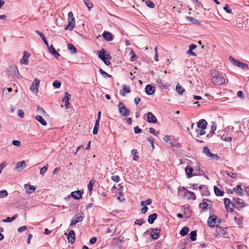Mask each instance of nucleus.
Wrapping results in <instances>:
<instances>
[{
  "label": "nucleus",
  "instance_id": "nucleus-21",
  "mask_svg": "<svg viewBox=\"0 0 249 249\" xmlns=\"http://www.w3.org/2000/svg\"><path fill=\"white\" fill-rule=\"evenodd\" d=\"M24 188L28 193H31L36 190V187L34 186L25 184L24 185Z\"/></svg>",
  "mask_w": 249,
  "mask_h": 249
},
{
  "label": "nucleus",
  "instance_id": "nucleus-50",
  "mask_svg": "<svg viewBox=\"0 0 249 249\" xmlns=\"http://www.w3.org/2000/svg\"><path fill=\"white\" fill-rule=\"evenodd\" d=\"M234 203V205H242L244 204V200L240 198H236Z\"/></svg>",
  "mask_w": 249,
  "mask_h": 249
},
{
  "label": "nucleus",
  "instance_id": "nucleus-60",
  "mask_svg": "<svg viewBox=\"0 0 249 249\" xmlns=\"http://www.w3.org/2000/svg\"><path fill=\"white\" fill-rule=\"evenodd\" d=\"M154 51H155V56H154V60L157 61H158V47H155Z\"/></svg>",
  "mask_w": 249,
  "mask_h": 249
},
{
  "label": "nucleus",
  "instance_id": "nucleus-10",
  "mask_svg": "<svg viewBox=\"0 0 249 249\" xmlns=\"http://www.w3.org/2000/svg\"><path fill=\"white\" fill-rule=\"evenodd\" d=\"M224 203L226 209L228 211L232 212L233 211L232 207H234L235 205L231 202L230 199L227 198L224 199Z\"/></svg>",
  "mask_w": 249,
  "mask_h": 249
},
{
  "label": "nucleus",
  "instance_id": "nucleus-53",
  "mask_svg": "<svg viewBox=\"0 0 249 249\" xmlns=\"http://www.w3.org/2000/svg\"><path fill=\"white\" fill-rule=\"evenodd\" d=\"M145 221L143 219H136L135 221V224H138L139 225H142L143 223H144Z\"/></svg>",
  "mask_w": 249,
  "mask_h": 249
},
{
  "label": "nucleus",
  "instance_id": "nucleus-58",
  "mask_svg": "<svg viewBox=\"0 0 249 249\" xmlns=\"http://www.w3.org/2000/svg\"><path fill=\"white\" fill-rule=\"evenodd\" d=\"M27 229V228L26 226H23L18 228V232H22L26 231Z\"/></svg>",
  "mask_w": 249,
  "mask_h": 249
},
{
  "label": "nucleus",
  "instance_id": "nucleus-5",
  "mask_svg": "<svg viewBox=\"0 0 249 249\" xmlns=\"http://www.w3.org/2000/svg\"><path fill=\"white\" fill-rule=\"evenodd\" d=\"M68 24L65 29L71 31L73 30L75 26V19L73 17V13L71 12H70L68 13Z\"/></svg>",
  "mask_w": 249,
  "mask_h": 249
},
{
  "label": "nucleus",
  "instance_id": "nucleus-3",
  "mask_svg": "<svg viewBox=\"0 0 249 249\" xmlns=\"http://www.w3.org/2000/svg\"><path fill=\"white\" fill-rule=\"evenodd\" d=\"M234 130L233 126H229L224 129L225 133L221 137V139L226 142H231L232 140L231 136H228L230 132H232Z\"/></svg>",
  "mask_w": 249,
  "mask_h": 249
},
{
  "label": "nucleus",
  "instance_id": "nucleus-18",
  "mask_svg": "<svg viewBox=\"0 0 249 249\" xmlns=\"http://www.w3.org/2000/svg\"><path fill=\"white\" fill-rule=\"evenodd\" d=\"M207 125V122L204 119H201L197 123V126L198 128L205 129Z\"/></svg>",
  "mask_w": 249,
  "mask_h": 249
},
{
  "label": "nucleus",
  "instance_id": "nucleus-13",
  "mask_svg": "<svg viewBox=\"0 0 249 249\" xmlns=\"http://www.w3.org/2000/svg\"><path fill=\"white\" fill-rule=\"evenodd\" d=\"M155 91V88L151 85H147L145 89V91L147 95H152Z\"/></svg>",
  "mask_w": 249,
  "mask_h": 249
},
{
  "label": "nucleus",
  "instance_id": "nucleus-6",
  "mask_svg": "<svg viewBox=\"0 0 249 249\" xmlns=\"http://www.w3.org/2000/svg\"><path fill=\"white\" fill-rule=\"evenodd\" d=\"M119 113L122 116L126 117L130 115V110L127 108L122 103H119L118 105Z\"/></svg>",
  "mask_w": 249,
  "mask_h": 249
},
{
  "label": "nucleus",
  "instance_id": "nucleus-44",
  "mask_svg": "<svg viewBox=\"0 0 249 249\" xmlns=\"http://www.w3.org/2000/svg\"><path fill=\"white\" fill-rule=\"evenodd\" d=\"M49 165L48 164H47L46 165H44L42 168L40 169V174L42 176H43L46 171L47 170L48 168Z\"/></svg>",
  "mask_w": 249,
  "mask_h": 249
},
{
  "label": "nucleus",
  "instance_id": "nucleus-46",
  "mask_svg": "<svg viewBox=\"0 0 249 249\" xmlns=\"http://www.w3.org/2000/svg\"><path fill=\"white\" fill-rule=\"evenodd\" d=\"M99 127V123L95 122L94 127L93 130V134H96L98 132V129Z\"/></svg>",
  "mask_w": 249,
  "mask_h": 249
},
{
  "label": "nucleus",
  "instance_id": "nucleus-54",
  "mask_svg": "<svg viewBox=\"0 0 249 249\" xmlns=\"http://www.w3.org/2000/svg\"><path fill=\"white\" fill-rule=\"evenodd\" d=\"M37 112L42 114V115H43L44 114H45V111H44V110L43 109V108L42 107H40L39 106L37 108Z\"/></svg>",
  "mask_w": 249,
  "mask_h": 249
},
{
  "label": "nucleus",
  "instance_id": "nucleus-7",
  "mask_svg": "<svg viewBox=\"0 0 249 249\" xmlns=\"http://www.w3.org/2000/svg\"><path fill=\"white\" fill-rule=\"evenodd\" d=\"M84 215L83 213H79L73 217L70 223V226L76 225L77 223L82 221L83 220Z\"/></svg>",
  "mask_w": 249,
  "mask_h": 249
},
{
  "label": "nucleus",
  "instance_id": "nucleus-61",
  "mask_svg": "<svg viewBox=\"0 0 249 249\" xmlns=\"http://www.w3.org/2000/svg\"><path fill=\"white\" fill-rule=\"evenodd\" d=\"M12 144L15 146H19L21 145V142L19 141L14 140L12 141Z\"/></svg>",
  "mask_w": 249,
  "mask_h": 249
},
{
  "label": "nucleus",
  "instance_id": "nucleus-37",
  "mask_svg": "<svg viewBox=\"0 0 249 249\" xmlns=\"http://www.w3.org/2000/svg\"><path fill=\"white\" fill-rule=\"evenodd\" d=\"M189 231V229L187 227H183L180 231V234L182 236L187 235Z\"/></svg>",
  "mask_w": 249,
  "mask_h": 249
},
{
  "label": "nucleus",
  "instance_id": "nucleus-1",
  "mask_svg": "<svg viewBox=\"0 0 249 249\" xmlns=\"http://www.w3.org/2000/svg\"><path fill=\"white\" fill-rule=\"evenodd\" d=\"M212 78L211 81L215 85H222L225 83V79L221 74L216 70H212L211 72Z\"/></svg>",
  "mask_w": 249,
  "mask_h": 249
},
{
  "label": "nucleus",
  "instance_id": "nucleus-15",
  "mask_svg": "<svg viewBox=\"0 0 249 249\" xmlns=\"http://www.w3.org/2000/svg\"><path fill=\"white\" fill-rule=\"evenodd\" d=\"M68 240L69 243L73 244L75 242V233L73 230H71L68 235Z\"/></svg>",
  "mask_w": 249,
  "mask_h": 249
},
{
  "label": "nucleus",
  "instance_id": "nucleus-48",
  "mask_svg": "<svg viewBox=\"0 0 249 249\" xmlns=\"http://www.w3.org/2000/svg\"><path fill=\"white\" fill-rule=\"evenodd\" d=\"M93 183L94 182L92 181V180H91L89 181L88 185V188L90 192V195L91 194V191L93 189Z\"/></svg>",
  "mask_w": 249,
  "mask_h": 249
},
{
  "label": "nucleus",
  "instance_id": "nucleus-63",
  "mask_svg": "<svg viewBox=\"0 0 249 249\" xmlns=\"http://www.w3.org/2000/svg\"><path fill=\"white\" fill-rule=\"evenodd\" d=\"M239 68H241L243 69H247L248 68V65L247 64L241 62L240 63Z\"/></svg>",
  "mask_w": 249,
  "mask_h": 249
},
{
  "label": "nucleus",
  "instance_id": "nucleus-41",
  "mask_svg": "<svg viewBox=\"0 0 249 249\" xmlns=\"http://www.w3.org/2000/svg\"><path fill=\"white\" fill-rule=\"evenodd\" d=\"M68 48L71 51L72 53H76V49L75 47L71 44H69L68 45Z\"/></svg>",
  "mask_w": 249,
  "mask_h": 249
},
{
  "label": "nucleus",
  "instance_id": "nucleus-22",
  "mask_svg": "<svg viewBox=\"0 0 249 249\" xmlns=\"http://www.w3.org/2000/svg\"><path fill=\"white\" fill-rule=\"evenodd\" d=\"M227 233L226 230L221 227H217L216 229V234L218 235H225Z\"/></svg>",
  "mask_w": 249,
  "mask_h": 249
},
{
  "label": "nucleus",
  "instance_id": "nucleus-25",
  "mask_svg": "<svg viewBox=\"0 0 249 249\" xmlns=\"http://www.w3.org/2000/svg\"><path fill=\"white\" fill-rule=\"evenodd\" d=\"M233 191L240 196L243 195V190L240 185L233 188Z\"/></svg>",
  "mask_w": 249,
  "mask_h": 249
},
{
  "label": "nucleus",
  "instance_id": "nucleus-36",
  "mask_svg": "<svg viewBox=\"0 0 249 249\" xmlns=\"http://www.w3.org/2000/svg\"><path fill=\"white\" fill-rule=\"evenodd\" d=\"M171 138H172L171 136H170L168 135H165L164 136V137L163 138V140L166 142H169L170 143L171 146L173 147L174 144H173V142H171V141H172L171 139Z\"/></svg>",
  "mask_w": 249,
  "mask_h": 249
},
{
  "label": "nucleus",
  "instance_id": "nucleus-2",
  "mask_svg": "<svg viewBox=\"0 0 249 249\" xmlns=\"http://www.w3.org/2000/svg\"><path fill=\"white\" fill-rule=\"evenodd\" d=\"M98 57L101 59L106 65H109L110 62L108 61L111 58V56L103 49L98 52Z\"/></svg>",
  "mask_w": 249,
  "mask_h": 249
},
{
  "label": "nucleus",
  "instance_id": "nucleus-56",
  "mask_svg": "<svg viewBox=\"0 0 249 249\" xmlns=\"http://www.w3.org/2000/svg\"><path fill=\"white\" fill-rule=\"evenodd\" d=\"M149 132L151 134H154V135H155L156 136L159 134V131L156 132L155 129L154 128H152V127H150L149 128Z\"/></svg>",
  "mask_w": 249,
  "mask_h": 249
},
{
  "label": "nucleus",
  "instance_id": "nucleus-55",
  "mask_svg": "<svg viewBox=\"0 0 249 249\" xmlns=\"http://www.w3.org/2000/svg\"><path fill=\"white\" fill-rule=\"evenodd\" d=\"M186 19L188 20H189L193 23H196L198 22V20L197 19H196V18H194L191 17H187Z\"/></svg>",
  "mask_w": 249,
  "mask_h": 249
},
{
  "label": "nucleus",
  "instance_id": "nucleus-52",
  "mask_svg": "<svg viewBox=\"0 0 249 249\" xmlns=\"http://www.w3.org/2000/svg\"><path fill=\"white\" fill-rule=\"evenodd\" d=\"M61 83L57 80L54 81L53 84V86L56 88H60L61 86Z\"/></svg>",
  "mask_w": 249,
  "mask_h": 249
},
{
  "label": "nucleus",
  "instance_id": "nucleus-59",
  "mask_svg": "<svg viewBox=\"0 0 249 249\" xmlns=\"http://www.w3.org/2000/svg\"><path fill=\"white\" fill-rule=\"evenodd\" d=\"M111 179L116 182H118L120 180V177L118 176H113L111 177Z\"/></svg>",
  "mask_w": 249,
  "mask_h": 249
},
{
  "label": "nucleus",
  "instance_id": "nucleus-57",
  "mask_svg": "<svg viewBox=\"0 0 249 249\" xmlns=\"http://www.w3.org/2000/svg\"><path fill=\"white\" fill-rule=\"evenodd\" d=\"M18 115L21 118H23L24 116V113L23 110L21 109H18L17 111Z\"/></svg>",
  "mask_w": 249,
  "mask_h": 249
},
{
  "label": "nucleus",
  "instance_id": "nucleus-23",
  "mask_svg": "<svg viewBox=\"0 0 249 249\" xmlns=\"http://www.w3.org/2000/svg\"><path fill=\"white\" fill-rule=\"evenodd\" d=\"M48 49H49V50L50 52H51V53L53 55H54V56L55 58H58V57L60 56L59 53H58L56 51V50H55V49L54 47L52 45H51L50 46V47H49V48H48Z\"/></svg>",
  "mask_w": 249,
  "mask_h": 249
},
{
  "label": "nucleus",
  "instance_id": "nucleus-32",
  "mask_svg": "<svg viewBox=\"0 0 249 249\" xmlns=\"http://www.w3.org/2000/svg\"><path fill=\"white\" fill-rule=\"evenodd\" d=\"M25 167L26 163L24 160L18 162L17 163L16 168L18 169H24Z\"/></svg>",
  "mask_w": 249,
  "mask_h": 249
},
{
  "label": "nucleus",
  "instance_id": "nucleus-20",
  "mask_svg": "<svg viewBox=\"0 0 249 249\" xmlns=\"http://www.w3.org/2000/svg\"><path fill=\"white\" fill-rule=\"evenodd\" d=\"M71 196L75 199H80L82 198V194L80 191H76L71 193Z\"/></svg>",
  "mask_w": 249,
  "mask_h": 249
},
{
  "label": "nucleus",
  "instance_id": "nucleus-30",
  "mask_svg": "<svg viewBox=\"0 0 249 249\" xmlns=\"http://www.w3.org/2000/svg\"><path fill=\"white\" fill-rule=\"evenodd\" d=\"M229 60L231 63H232L233 65L239 67L241 62L237 60H235L234 58H233L231 56L229 57Z\"/></svg>",
  "mask_w": 249,
  "mask_h": 249
},
{
  "label": "nucleus",
  "instance_id": "nucleus-24",
  "mask_svg": "<svg viewBox=\"0 0 249 249\" xmlns=\"http://www.w3.org/2000/svg\"><path fill=\"white\" fill-rule=\"evenodd\" d=\"M157 218V214L156 213L151 214L149 215L148 218V222L149 224H153L154 221Z\"/></svg>",
  "mask_w": 249,
  "mask_h": 249
},
{
  "label": "nucleus",
  "instance_id": "nucleus-49",
  "mask_svg": "<svg viewBox=\"0 0 249 249\" xmlns=\"http://www.w3.org/2000/svg\"><path fill=\"white\" fill-rule=\"evenodd\" d=\"M145 3L148 7L151 8H154L155 6L154 3L150 0H146L145 1Z\"/></svg>",
  "mask_w": 249,
  "mask_h": 249
},
{
  "label": "nucleus",
  "instance_id": "nucleus-28",
  "mask_svg": "<svg viewBox=\"0 0 249 249\" xmlns=\"http://www.w3.org/2000/svg\"><path fill=\"white\" fill-rule=\"evenodd\" d=\"M185 196L187 197L188 199H192L193 200H195L196 199V196L194 193L187 191L185 193Z\"/></svg>",
  "mask_w": 249,
  "mask_h": 249
},
{
  "label": "nucleus",
  "instance_id": "nucleus-62",
  "mask_svg": "<svg viewBox=\"0 0 249 249\" xmlns=\"http://www.w3.org/2000/svg\"><path fill=\"white\" fill-rule=\"evenodd\" d=\"M147 141L151 143L152 148L154 149V139L153 138H152L151 137H149V138H147Z\"/></svg>",
  "mask_w": 249,
  "mask_h": 249
},
{
  "label": "nucleus",
  "instance_id": "nucleus-34",
  "mask_svg": "<svg viewBox=\"0 0 249 249\" xmlns=\"http://www.w3.org/2000/svg\"><path fill=\"white\" fill-rule=\"evenodd\" d=\"M214 191L215 195L217 196H222L224 195V191L220 190L218 187L216 186L214 187Z\"/></svg>",
  "mask_w": 249,
  "mask_h": 249
},
{
  "label": "nucleus",
  "instance_id": "nucleus-19",
  "mask_svg": "<svg viewBox=\"0 0 249 249\" xmlns=\"http://www.w3.org/2000/svg\"><path fill=\"white\" fill-rule=\"evenodd\" d=\"M103 37L106 39L107 41H111L113 40V36L110 32H104L102 35Z\"/></svg>",
  "mask_w": 249,
  "mask_h": 249
},
{
  "label": "nucleus",
  "instance_id": "nucleus-31",
  "mask_svg": "<svg viewBox=\"0 0 249 249\" xmlns=\"http://www.w3.org/2000/svg\"><path fill=\"white\" fill-rule=\"evenodd\" d=\"M130 89L129 87L124 85V88L121 90L120 93L122 96H124L125 95V92L126 93L130 92Z\"/></svg>",
  "mask_w": 249,
  "mask_h": 249
},
{
  "label": "nucleus",
  "instance_id": "nucleus-12",
  "mask_svg": "<svg viewBox=\"0 0 249 249\" xmlns=\"http://www.w3.org/2000/svg\"><path fill=\"white\" fill-rule=\"evenodd\" d=\"M151 235L153 239H157L160 234V230L158 228L151 229Z\"/></svg>",
  "mask_w": 249,
  "mask_h": 249
},
{
  "label": "nucleus",
  "instance_id": "nucleus-17",
  "mask_svg": "<svg viewBox=\"0 0 249 249\" xmlns=\"http://www.w3.org/2000/svg\"><path fill=\"white\" fill-rule=\"evenodd\" d=\"M208 201V199H203L202 202L199 204V208L203 211L207 210L209 208V204L207 203Z\"/></svg>",
  "mask_w": 249,
  "mask_h": 249
},
{
  "label": "nucleus",
  "instance_id": "nucleus-11",
  "mask_svg": "<svg viewBox=\"0 0 249 249\" xmlns=\"http://www.w3.org/2000/svg\"><path fill=\"white\" fill-rule=\"evenodd\" d=\"M71 98V95L68 92L65 93V96L62 99V101L65 103V106L66 109H68L70 106L69 100Z\"/></svg>",
  "mask_w": 249,
  "mask_h": 249
},
{
  "label": "nucleus",
  "instance_id": "nucleus-42",
  "mask_svg": "<svg viewBox=\"0 0 249 249\" xmlns=\"http://www.w3.org/2000/svg\"><path fill=\"white\" fill-rule=\"evenodd\" d=\"M213 123V124L211 126V130L210 133L207 135V137H208L211 134V136H212L213 134H214V131L216 129V125Z\"/></svg>",
  "mask_w": 249,
  "mask_h": 249
},
{
  "label": "nucleus",
  "instance_id": "nucleus-39",
  "mask_svg": "<svg viewBox=\"0 0 249 249\" xmlns=\"http://www.w3.org/2000/svg\"><path fill=\"white\" fill-rule=\"evenodd\" d=\"M152 203V200L151 199H148L145 201H142L141 202L140 204L141 206H144L146 205H149Z\"/></svg>",
  "mask_w": 249,
  "mask_h": 249
},
{
  "label": "nucleus",
  "instance_id": "nucleus-16",
  "mask_svg": "<svg viewBox=\"0 0 249 249\" xmlns=\"http://www.w3.org/2000/svg\"><path fill=\"white\" fill-rule=\"evenodd\" d=\"M30 56V54L27 52L24 51L23 53V56L20 60V63L25 65L28 64V58Z\"/></svg>",
  "mask_w": 249,
  "mask_h": 249
},
{
  "label": "nucleus",
  "instance_id": "nucleus-51",
  "mask_svg": "<svg viewBox=\"0 0 249 249\" xmlns=\"http://www.w3.org/2000/svg\"><path fill=\"white\" fill-rule=\"evenodd\" d=\"M8 195V193L6 190H2L0 191V198H3Z\"/></svg>",
  "mask_w": 249,
  "mask_h": 249
},
{
  "label": "nucleus",
  "instance_id": "nucleus-47",
  "mask_svg": "<svg viewBox=\"0 0 249 249\" xmlns=\"http://www.w3.org/2000/svg\"><path fill=\"white\" fill-rule=\"evenodd\" d=\"M226 173L228 176L231 177L232 178H235L237 176L236 173L230 171H227Z\"/></svg>",
  "mask_w": 249,
  "mask_h": 249
},
{
  "label": "nucleus",
  "instance_id": "nucleus-35",
  "mask_svg": "<svg viewBox=\"0 0 249 249\" xmlns=\"http://www.w3.org/2000/svg\"><path fill=\"white\" fill-rule=\"evenodd\" d=\"M235 222L239 226H241L243 224V217L242 216L235 217L234 218Z\"/></svg>",
  "mask_w": 249,
  "mask_h": 249
},
{
  "label": "nucleus",
  "instance_id": "nucleus-26",
  "mask_svg": "<svg viewBox=\"0 0 249 249\" xmlns=\"http://www.w3.org/2000/svg\"><path fill=\"white\" fill-rule=\"evenodd\" d=\"M193 170H194L193 167L190 166H188L186 167L185 172L188 178H190L192 177L191 175L193 172Z\"/></svg>",
  "mask_w": 249,
  "mask_h": 249
},
{
  "label": "nucleus",
  "instance_id": "nucleus-64",
  "mask_svg": "<svg viewBox=\"0 0 249 249\" xmlns=\"http://www.w3.org/2000/svg\"><path fill=\"white\" fill-rule=\"evenodd\" d=\"M196 132L198 135H203L205 134V131H204V129H197L196 130Z\"/></svg>",
  "mask_w": 249,
  "mask_h": 249
},
{
  "label": "nucleus",
  "instance_id": "nucleus-33",
  "mask_svg": "<svg viewBox=\"0 0 249 249\" xmlns=\"http://www.w3.org/2000/svg\"><path fill=\"white\" fill-rule=\"evenodd\" d=\"M177 92L180 95H182L185 91V89L180 86L179 84H178L176 86Z\"/></svg>",
  "mask_w": 249,
  "mask_h": 249
},
{
  "label": "nucleus",
  "instance_id": "nucleus-38",
  "mask_svg": "<svg viewBox=\"0 0 249 249\" xmlns=\"http://www.w3.org/2000/svg\"><path fill=\"white\" fill-rule=\"evenodd\" d=\"M18 215L17 214H15L13 216L11 217H7L6 218V219H4L2 220V222H11L13 221H14V220L16 219V218L17 217Z\"/></svg>",
  "mask_w": 249,
  "mask_h": 249
},
{
  "label": "nucleus",
  "instance_id": "nucleus-4",
  "mask_svg": "<svg viewBox=\"0 0 249 249\" xmlns=\"http://www.w3.org/2000/svg\"><path fill=\"white\" fill-rule=\"evenodd\" d=\"M207 223L210 227H214L221 223V220L216 215H213L208 218Z\"/></svg>",
  "mask_w": 249,
  "mask_h": 249
},
{
  "label": "nucleus",
  "instance_id": "nucleus-45",
  "mask_svg": "<svg viewBox=\"0 0 249 249\" xmlns=\"http://www.w3.org/2000/svg\"><path fill=\"white\" fill-rule=\"evenodd\" d=\"M99 72H100V73L103 75L105 77H111V75L108 74L107 72H106V71H105L103 70H102V69H100L99 70Z\"/></svg>",
  "mask_w": 249,
  "mask_h": 249
},
{
  "label": "nucleus",
  "instance_id": "nucleus-29",
  "mask_svg": "<svg viewBox=\"0 0 249 249\" xmlns=\"http://www.w3.org/2000/svg\"><path fill=\"white\" fill-rule=\"evenodd\" d=\"M157 86L160 88H164L165 89L167 88L166 85L165 84L164 82L162 81V80L160 78H158L157 80Z\"/></svg>",
  "mask_w": 249,
  "mask_h": 249
},
{
  "label": "nucleus",
  "instance_id": "nucleus-40",
  "mask_svg": "<svg viewBox=\"0 0 249 249\" xmlns=\"http://www.w3.org/2000/svg\"><path fill=\"white\" fill-rule=\"evenodd\" d=\"M190 238L192 241H195L196 240V231H192L190 234Z\"/></svg>",
  "mask_w": 249,
  "mask_h": 249
},
{
  "label": "nucleus",
  "instance_id": "nucleus-43",
  "mask_svg": "<svg viewBox=\"0 0 249 249\" xmlns=\"http://www.w3.org/2000/svg\"><path fill=\"white\" fill-rule=\"evenodd\" d=\"M84 4L87 6V7L89 8V10L92 7L93 4L91 2H90L89 0H84Z\"/></svg>",
  "mask_w": 249,
  "mask_h": 249
},
{
  "label": "nucleus",
  "instance_id": "nucleus-14",
  "mask_svg": "<svg viewBox=\"0 0 249 249\" xmlns=\"http://www.w3.org/2000/svg\"><path fill=\"white\" fill-rule=\"evenodd\" d=\"M147 121L150 123H156L157 121L156 117L154 115V114L149 112L147 114Z\"/></svg>",
  "mask_w": 249,
  "mask_h": 249
},
{
  "label": "nucleus",
  "instance_id": "nucleus-8",
  "mask_svg": "<svg viewBox=\"0 0 249 249\" xmlns=\"http://www.w3.org/2000/svg\"><path fill=\"white\" fill-rule=\"evenodd\" d=\"M203 153L207 157H210L213 160H218L219 156L217 154H212L210 152L209 149L207 146H205L203 148Z\"/></svg>",
  "mask_w": 249,
  "mask_h": 249
},
{
  "label": "nucleus",
  "instance_id": "nucleus-27",
  "mask_svg": "<svg viewBox=\"0 0 249 249\" xmlns=\"http://www.w3.org/2000/svg\"><path fill=\"white\" fill-rule=\"evenodd\" d=\"M36 119L42 125H47V122L43 118V117L37 115L36 117Z\"/></svg>",
  "mask_w": 249,
  "mask_h": 249
},
{
  "label": "nucleus",
  "instance_id": "nucleus-9",
  "mask_svg": "<svg viewBox=\"0 0 249 249\" xmlns=\"http://www.w3.org/2000/svg\"><path fill=\"white\" fill-rule=\"evenodd\" d=\"M39 83L40 80L38 78H36L30 87V90L37 93L38 91Z\"/></svg>",
  "mask_w": 249,
  "mask_h": 249
}]
</instances>
